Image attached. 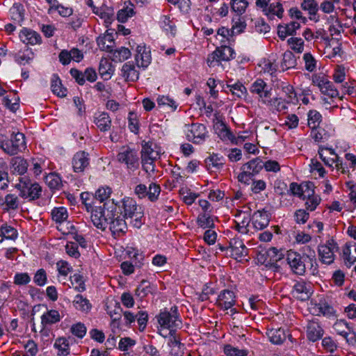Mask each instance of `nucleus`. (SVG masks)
I'll use <instances>...</instances> for the list:
<instances>
[{"label": "nucleus", "instance_id": "nucleus-1", "mask_svg": "<svg viewBox=\"0 0 356 356\" xmlns=\"http://www.w3.org/2000/svg\"><path fill=\"white\" fill-rule=\"evenodd\" d=\"M104 207L108 213H112L111 215H113V211H115L119 215H122L123 218L129 219L130 223L135 227L140 228L143 223L142 207L131 197H124L120 201L109 200L104 203Z\"/></svg>", "mask_w": 356, "mask_h": 356}, {"label": "nucleus", "instance_id": "nucleus-2", "mask_svg": "<svg viewBox=\"0 0 356 356\" xmlns=\"http://www.w3.org/2000/svg\"><path fill=\"white\" fill-rule=\"evenodd\" d=\"M309 250L308 254H300V253L289 250L286 254V261L293 273L298 275H304L306 273L307 265L310 266L312 273L314 275L317 271V264L315 252L307 247Z\"/></svg>", "mask_w": 356, "mask_h": 356}, {"label": "nucleus", "instance_id": "nucleus-3", "mask_svg": "<svg viewBox=\"0 0 356 356\" xmlns=\"http://www.w3.org/2000/svg\"><path fill=\"white\" fill-rule=\"evenodd\" d=\"M156 318L159 325L158 332L163 337L175 334L177 330L182 327V321L177 306L172 307L170 310H161Z\"/></svg>", "mask_w": 356, "mask_h": 356}, {"label": "nucleus", "instance_id": "nucleus-4", "mask_svg": "<svg viewBox=\"0 0 356 356\" xmlns=\"http://www.w3.org/2000/svg\"><path fill=\"white\" fill-rule=\"evenodd\" d=\"M80 199L86 210L90 213L91 222L97 229H104L106 222L104 211L106 210L104 204L103 207L95 205V195L88 192H83L80 195Z\"/></svg>", "mask_w": 356, "mask_h": 356}, {"label": "nucleus", "instance_id": "nucleus-5", "mask_svg": "<svg viewBox=\"0 0 356 356\" xmlns=\"http://www.w3.org/2000/svg\"><path fill=\"white\" fill-rule=\"evenodd\" d=\"M141 146L142 168L146 173L150 175L155 170L154 162L159 158L161 148L151 140H143Z\"/></svg>", "mask_w": 356, "mask_h": 356}, {"label": "nucleus", "instance_id": "nucleus-6", "mask_svg": "<svg viewBox=\"0 0 356 356\" xmlns=\"http://www.w3.org/2000/svg\"><path fill=\"white\" fill-rule=\"evenodd\" d=\"M112 213L109 212V214ZM104 216L106 218V226L104 229H99L100 230H105L107 225L109 224V229L112 233V235L115 238L120 237L124 234L127 230V222L125 218L122 217L115 211H113V215L108 216V211L104 210Z\"/></svg>", "mask_w": 356, "mask_h": 356}, {"label": "nucleus", "instance_id": "nucleus-7", "mask_svg": "<svg viewBox=\"0 0 356 356\" xmlns=\"http://www.w3.org/2000/svg\"><path fill=\"white\" fill-rule=\"evenodd\" d=\"M25 135H1L0 147L10 155H15L26 147Z\"/></svg>", "mask_w": 356, "mask_h": 356}, {"label": "nucleus", "instance_id": "nucleus-8", "mask_svg": "<svg viewBox=\"0 0 356 356\" xmlns=\"http://www.w3.org/2000/svg\"><path fill=\"white\" fill-rule=\"evenodd\" d=\"M15 187L19 191V195L23 198L34 200L41 195L42 187L39 184L31 181L26 177L19 178V182Z\"/></svg>", "mask_w": 356, "mask_h": 356}, {"label": "nucleus", "instance_id": "nucleus-9", "mask_svg": "<svg viewBox=\"0 0 356 356\" xmlns=\"http://www.w3.org/2000/svg\"><path fill=\"white\" fill-rule=\"evenodd\" d=\"M263 161L259 158H255L241 168V172L238 175V181L248 185L252 177L257 175L263 168Z\"/></svg>", "mask_w": 356, "mask_h": 356}, {"label": "nucleus", "instance_id": "nucleus-10", "mask_svg": "<svg viewBox=\"0 0 356 356\" xmlns=\"http://www.w3.org/2000/svg\"><path fill=\"white\" fill-rule=\"evenodd\" d=\"M118 161L125 165L129 172H134L138 169L140 160L137 150L129 147H123L117 155Z\"/></svg>", "mask_w": 356, "mask_h": 356}, {"label": "nucleus", "instance_id": "nucleus-11", "mask_svg": "<svg viewBox=\"0 0 356 356\" xmlns=\"http://www.w3.org/2000/svg\"><path fill=\"white\" fill-rule=\"evenodd\" d=\"M339 250L337 243L333 238H330L325 243L318 247L320 261L327 265L332 264L336 258L335 253Z\"/></svg>", "mask_w": 356, "mask_h": 356}, {"label": "nucleus", "instance_id": "nucleus-12", "mask_svg": "<svg viewBox=\"0 0 356 356\" xmlns=\"http://www.w3.org/2000/svg\"><path fill=\"white\" fill-rule=\"evenodd\" d=\"M318 154L326 165L332 167L334 164L337 170H341L343 173L346 172L341 159L333 149L321 145L318 148Z\"/></svg>", "mask_w": 356, "mask_h": 356}, {"label": "nucleus", "instance_id": "nucleus-13", "mask_svg": "<svg viewBox=\"0 0 356 356\" xmlns=\"http://www.w3.org/2000/svg\"><path fill=\"white\" fill-rule=\"evenodd\" d=\"M333 329L337 334L343 337L348 344L356 343V333L352 324L344 319L337 320L333 325Z\"/></svg>", "mask_w": 356, "mask_h": 356}, {"label": "nucleus", "instance_id": "nucleus-14", "mask_svg": "<svg viewBox=\"0 0 356 356\" xmlns=\"http://www.w3.org/2000/svg\"><path fill=\"white\" fill-rule=\"evenodd\" d=\"M51 161L44 156L33 157L29 161L30 171L35 177L40 176L42 172L47 174L46 170L51 169Z\"/></svg>", "mask_w": 356, "mask_h": 356}, {"label": "nucleus", "instance_id": "nucleus-15", "mask_svg": "<svg viewBox=\"0 0 356 356\" xmlns=\"http://www.w3.org/2000/svg\"><path fill=\"white\" fill-rule=\"evenodd\" d=\"M236 303V296L234 291L225 289L220 291L216 300V305L222 310H228Z\"/></svg>", "mask_w": 356, "mask_h": 356}, {"label": "nucleus", "instance_id": "nucleus-16", "mask_svg": "<svg viewBox=\"0 0 356 356\" xmlns=\"http://www.w3.org/2000/svg\"><path fill=\"white\" fill-rule=\"evenodd\" d=\"M292 294L298 300H307L311 295V285L303 280L298 281L293 286Z\"/></svg>", "mask_w": 356, "mask_h": 356}, {"label": "nucleus", "instance_id": "nucleus-17", "mask_svg": "<svg viewBox=\"0 0 356 356\" xmlns=\"http://www.w3.org/2000/svg\"><path fill=\"white\" fill-rule=\"evenodd\" d=\"M342 258L344 264L347 267H350L356 262V243L347 242L342 247Z\"/></svg>", "mask_w": 356, "mask_h": 356}, {"label": "nucleus", "instance_id": "nucleus-18", "mask_svg": "<svg viewBox=\"0 0 356 356\" xmlns=\"http://www.w3.org/2000/svg\"><path fill=\"white\" fill-rule=\"evenodd\" d=\"M312 309L313 314L316 316L323 315L328 318L336 316V310L325 300H321Z\"/></svg>", "mask_w": 356, "mask_h": 356}, {"label": "nucleus", "instance_id": "nucleus-19", "mask_svg": "<svg viewBox=\"0 0 356 356\" xmlns=\"http://www.w3.org/2000/svg\"><path fill=\"white\" fill-rule=\"evenodd\" d=\"M229 248L231 256L235 259H241L248 254V249L242 240L234 238L230 240Z\"/></svg>", "mask_w": 356, "mask_h": 356}, {"label": "nucleus", "instance_id": "nucleus-20", "mask_svg": "<svg viewBox=\"0 0 356 356\" xmlns=\"http://www.w3.org/2000/svg\"><path fill=\"white\" fill-rule=\"evenodd\" d=\"M19 37L21 41L26 44L35 45L40 44L42 42V38L40 35L36 31L24 28L21 30Z\"/></svg>", "mask_w": 356, "mask_h": 356}, {"label": "nucleus", "instance_id": "nucleus-21", "mask_svg": "<svg viewBox=\"0 0 356 356\" xmlns=\"http://www.w3.org/2000/svg\"><path fill=\"white\" fill-rule=\"evenodd\" d=\"M322 123V115L316 110H310L307 113V124L312 131H316L315 134H321L324 129L321 127Z\"/></svg>", "mask_w": 356, "mask_h": 356}, {"label": "nucleus", "instance_id": "nucleus-22", "mask_svg": "<svg viewBox=\"0 0 356 356\" xmlns=\"http://www.w3.org/2000/svg\"><path fill=\"white\" fill-rule=\"evenodd\" d=\"M251 220L256 229L261 230L268 225L270 218L267 211H257L253 213Z\"/></svg>", "mask_w": 356, "mask_h": 356}, {"label": "nucleus", "instance_id": "nucleus-23", "mask_svg": "<svg viewBox=\"0 0 356 356\" xmlns=\"http://www.w3.org/2000/svg\"><path fill=\"white\" fill-rule=\"evenodd\" d=\"M89 165L88 154L85 152H76L72 159V167L75 172H83Z\"/></svg>", "mask_w": 356, "mask_h": 356}, {"label": "nucleus", "instance_id": "nucleus-24", "mask_svg": "<svg viewBox=\"0 0 356 356\" xmlns=\"http://www.w3.org/2000/svg\"><path fill=\"white\" fill-rule=\"evenodd\" d=\"M323 334V330L318 321L312 320L307 325V337L313 342L320 339Z\"/></svg>", "mask_w": 356, "mask_h": 356}, {"label": "nucleus", "instance_id": "nucleus-25", "mask_svg": "<svg viewBox=\"0 0 356 356\" xmlns=\"http://www.w3.org/2000/svg\"><path fill=\"white\" fill-rule=\"evenodd\" d=\"M150 51L145 46L138 45L135 60L138 67H147L151 63Z\"/></svg>", "mask_w": 356, "mask_h": 356}, {"label": "nucleus", "instance_id": "nucleus-26", "mask_svg": "<svg viewBox=\"0 0 356 356\" xmlns=\"http://www.w3.org/2000/svg\"><path fill=\"white\" fill-rule=\"evenodd\" d=\"M204 162L209 170L216 171L223 168L225 159L222 156L213 153L205 159Z\"/></svg>", "mask_w": 356, "mask_h": 356}, {"label": "nucleus", "instance_id": "nucleus-27", "mask_svg": "<svg viewBox=\"0 0 356 356\" xmlns=\"http://www.w3.org/2000/svg\"><path fill=\"white\" fill-rule=\"evenodd\" d=\"M94 122L100 131H108L111 127V119L105 112L96 113L94 117Z\"/></svg>", "mask_w": 356, "mask_h": 356}, {"label": "nucleus", "instance_id": "nucleus-28", "mask_svg": "<svg viewBox=\"0 0 356 356\" xmlns=\"http://www.w3.org/2000/svg\"><path fill=\"white\" fill-rule=\"evenodd\" d=\"M126 254L130 259L129 261L133 262V265H134L136 268H140L143 266L145 255L139 250L133 247H127Z\"/></svg>", "mask_w": 356, "mask_h": 356}, {"label": "nucleus", "instance_id": "nucleus-29", "mask_svg": "<svg viewBox=\"0 0 356 356\" xmlns=\"http://www.w3.org/2000/svg\"><path fill=\"white\" fill-rule=\"evenodd\" d=\"M72 305L76 310L83 314H88L92 307L90 300L81 294L74 297Z\"/></svg>", "mask_w": 356, "mask_h": 356}, {"label": "nucleus", "instance_id": "nucleus-30", "mask_svg": "<svg viewBox=\"0 0 356 356\" xmlns=\"http://www.w3.org/2000/svg\"><path fill=\"white\" fill-rule=\"evenodd\" d=\"M300 25L297 22H291L285 25L280 24L277 26L278 36L284 40L288 35H293L296 33V30L300 29Z\"/></svg>", "mask_w": 356, "mask_h": 356}, {"label": "nucleus", "instance_id": "nucleus-31", "mask_svg": "<svg viewBox=\"0 0 356 356\" xmlns=\"http://www.w3.org/2000/svg\"><path fill=\"white\" fill-rule=\"evenodd\" d=\"M305 186L308 189L306 194L307 200L305 202V206L307 210L312 211L316 209L317 206L320 204L321 199L318 195L314 194V191L312 188L313 185L307 184Z\"/></svg>", "mask_w": 356, "mask_h": 356}, {"label": "nucleus", "instance_id": "nucleus-32", "mask_svg": "<svg viewBox=\"0 0 356 356\" xmlns=\"http://www.w3.org/2000/svg\"><path fill=\"white\" fill-rule=\"evenodd\" d=\"M250 90L252 92L259 95L264 102L268 101V99L270 97V92L267 90L266 83L262 79L255 81L252 83Z\"/></svg>", "mask_w": 356, "mask_h": 356}, {"label": "nucleus", "instance_id": "nucleus-33", "mask_svg": "<svg viewBox=\"0 0 356 356\" xmlns=\"http://www.w3.org/2000/svg\"><path fill=\"white\" fill-rule=\"evenodd\" d=\"M169 337L168 345L170 348V355L172 356H182L185 349L184 344L179 341L176 334Z\"/></svg>", "mask_w": 356, "mask_h": 356}, {"label": "nucleus", "instance_id": "nucleus-34", "mask_svg": "<svg viewBox=\"0 0 356 356\" xmlns=\"http://www.w3.org/2000/svg\"><path fill=\"white\" fill-rule=\"evenodd\" d=\"M60 321L59 312L55 309L47 310L41 316V324L43 327L56 323Z\"/></svg>", "mask_w": 356, "mask_h": 356}, {"label": "nucleus", "instance_id": "nucleus-35", "mask_svg": "<svg viewBox=\"0 0 356 356\" xmlns=\"http://www.w3.org/2000/svg\"><path fill=\"white\" fill-rule=\"evenodd\" d=\"M284 9L282 4L280 1L271 3L264 11V13L270 19H273L275 16L282 18L283 15Z\"/></svg>", "mask_w": 356, "mask_h": 356}, {"label": "nucleus", "instance_id": "nucleus-36", "mask_svg": "<svg viewBox=\"0 0 356 356\" xmlns=\"http://www.w3.org/2000/svg\"><path fill=\"white\" fill-rule=\"evenodd\" d=\"M122 73L127 81H136L139 78V72L136 70L135 66L129 62L123 65Z\"/></svg>", "mask_w": 356, "mask_h": 356}, {"label": "nucleus", "instance_id": "nucleus-37", "mask_svg": "<svg viewBox=\"0 0 356 356\" xmlns=\"http://www.w3.org/2000/svg\"><path fill=\"white\" fill-rule=\"evenodd\" d=\"M267 336L272 343L280 345L286 339V334L283 329H271L268 330Z\"/></svg>", "mask_w": 356, "mask_h": 356}, {"label": "nucleus", "instance_id": "nucleus-38", "mask_svg": "<svg viewBox=\"0 0 356 356\" xmlns=\"http://www.w3.org/2000/svg\"><path fill=\"white\" fill-rule=\"evenodd\" d=\"M44 182L51 190H59L62 186L61 177L56 172H49L44 177Z\"/></svg>", "mask_w": 356, "mask_h": 356}, {"label": "nucleus", "instance_id": "nucleus-39", "mask_svg": "<svg viewBox=\"0 0 356 356\" xmlns=\"http://www.w3.org/2000/svg\"><path fill=\"white\" fill-rule=\"evenodd\" d=\"M51 88L53 93L60 97H65L67 95V89L63 86L61 80L56 74H54L51 78Z\"/></svg>", "mask_w": 356, "mask_h": 356}, {"label": "nucleus", "instance_id": "nucleus-40", "mask_svg": "<svg viewBox=\"0 0 356 356\" xmlns=\"http://www.w3.org/2000/svg\"><path fill=\"white\" fill-rule=\"evenodd\" d=\"M58 271V278L60 282H62L61 277L64 279L72 272V266L66 261L59 260L56 264Z\"/></svg>", "mask_w": 356, "mask_h": 356}, {"label": "nucleus", "instance_id": "nucleus-41", "mask_svg": "<svg viewBox=\"0 0 356 356\" xmlns=\"http://www.w3.org/2000/svg\"><path fill=\"white\" fill-rule=\"evenodd\" d=\"M51 215L52 220L58 224L67 221L68 218L67 210L64 207H55L52 209Z\"/></svg>", "mask_w": 356, "mask_h": 356}, {"label": "nucleus", "instance_id": "nucleus-42", "mask_svg": "<svg viewBox=\"0 0 356 356\" xmlns=\"http://www.w3.org/2000/svg\"><path fill=\"white\" fill-rule=\"evenodd\" d=\"M13 170L19 175H24L26 172L29 167V161L22 157L17 156L13 159L12 161Z\"/></svg>", "mask_w": 356, "mask_h": 356}, {"label": "nucleus", "instance_id": "nucleus-43", "mask_svg": "<svg viewBox=\"0 0 356 356\" xmlns=\"http://www.w3.org/2000/svg\"><path fill=\"white\" fill-rule=\"evenodd\" d=\"M54 346L58 350V356H67L70 354L69 343L66 338L60 337L57 339Z\"/></svg>", "mask_w": 356, "mask_h": 356}, {"label": "nucleus", "instance_id": "nucleus-44", "mask_svg": "<svg viewBox=\"0 0 356 356\" xmlns=\"http://www.w3.org/2000/svg\"><path fill=\"white\" fill-rule=\"evenodd\" d=\"M13 20L18 23L23 22L24 19V8L22 4L15 3L10 9Z\"/></svg>", "mask_w": 356, "mask_h": 356}, {"label": "nucleus", "instance_id": "nucleus-45", "mask_svg": "<svg viewBox=\"0 0 356 356\" xmlns=\"http://www.w3.org/2000/svg\"><path fill=\"white\" fill-rule=\"evenodd\" d=\"M220 61H228L234 58L235 52L234 49L227 45H222L216 49Z\"/></svg>", "mask_w": 356, "mask_h": 356}, {"label": "nucleus", "instance_id": "nucleus-46", "mask_svg": "<svg viewBox=\"0 0 356 356\" xmlns=\"http://www.w3.org/2000/svg\"><path fill=\"white\" fill-rule=\"evenodd\" d=\"M19 204V198L14 194H8L5 197L3 205L5 206L4 211H10L18 209Z\"/></svg>", "mask_w": 356, "mask_h": 356}, {"label": "nucleus", "instance_id": "nucleus-47", "mask_svg": "<svg viewBox=\"0 0 356 356\" xmlns=\"http://www.w3.org/2000/svg\"><path fill=\"white\" fill-rule=\"evenodd\" d=\"M282 92L284 95V99H286L288 103L293 105L297 104L298 102L297 94L292 86L287 85L282 87Z\"/></svg>", "mask_w": 356, "mask_h": 356}, {"label": "nucleus", "instance_id": "nucleus-48", "mask_svg": "<svg viewBox=\"0 0 356 356\" xmlns=\"http://www.w3.org/2000/svg\"><path fill=\"white\" fill-rule=\"evenodd\" d=\"M112 193V189L108 186H101L99 187L95 193V197L96 200L99 201L100 202H108V198L110 197Z\"/></svg>", "mask_w": 356, "mask_h": 356}, {"label": "nucleus", "instance_id": "nucleus-49", "mask_svg": "<svg viewBox=\"0 0 356 356\" xmlns=\"http://www.w3.org/2000/svg\"><path fill=\"white\" fill-rule=\"evenodd\" d=\"M296 60L293 53L290 51H285L283 54L282 62L281 63L282 70L293 68L296 66Z\"/></svg>", "mask_w": 356, "mask_h": 356}, {"label": "nucleus", "instance_id": "nucleus-50", "mask_svg": "<svg viewBox=\"0 0 356 356\" xmlns=\"http://www.w3.org/2000/svg\"><path fill=\"white\" fill-rule=\"evenodd\" d=\"M270 105L278 112L286 113L291 104L288 103L283 97H276L270 101Z\"/></svg>", "mask_w": 356, "mask_h": 356}, {"label": "nucleus", "instance_id": "nucleus-51", "mask_svg": "<svg viewBox=\"0 0 356 356\" xmlns=\"http://www.w3.org/2000/svg\"><path fill=\"white\" fill-rule=\"evenodd\" d=\"M0 230L4 239L15 240L17 238V231L14 227L7 224L1 225Z\"/></svg>", "mask_w": 356, "mask_h": 356}, {"label": "nucleus", "instance_id": "nucleus-52", "mask_svg": "<svg viewBox=\"0 0 356 356\" xmlns=\"http://www.w3.org/2000/svg\"><path fill=\"white\" fill-rule=\"evenodd\" d=\"M70 229L67 232L63 231V234L72 235V238L75 240L76 244H79L82 248H86L87 242L83 235L79 234L72 225H70Z\"/></svg>", "mask_w": 356, "mask_h": 356}, {"label": "nucleus", "instance_id": "nucleus-53", "mask_svg": "<svg viewBox=\"0 0 356 356\" xmlns=\"http://www.w3.org/2000/svg\"><path fill=\"white\" fill-rule=\"evenodd\" d=\"M220 140L227 145H238L245 141L246 136L236 135H219Z\"/></svg>", "mask_w": 356, "mask_h": 356}, {"label": "nucleus", "instance_id": "nucleus-54", "mask_svg": "<svg viewBox=\"0 0 356 356\" xmlns=\"http://www.w3.org/2000/svg\"><path fill=\"white\" fill-rule=\"evenodd\" d=\"M31 281V275L26 272L16 273L13 277V283L17 286L27 285Z\"/></svg>", "mask_w": 356, "mask_h": 356}, {"label": "nucleus", "instance_id": "nucleus-55", "mask_svg": "<svg viewBox=\"0 0 356 356\" xmlns=\"http://www.w3.org/2000/svg\"><path fill=\"white\" fill-rule=\"evenodd\" d=\"M320 90L323 94L328 96L330 98H335L339 97L338 90L337 88H335L333 83L328 80L325 82Z\"/></svg>", "mask_w": 356, "mask_h": 356}, {"label": "nucleus", "instance_id": "nucleus-56", "mask_svg": "<svg viewBox=\"0 0 356 356\" xmlns=\"http://www.w3.org/2000/svg\"><path fill=\"white\" fill-rule=\"evenodd\" d=\"M33 282L38 286H43L47 283V274L44 268L36 270L33 275Z\"/></svg>", "mask_w": 356, "mask_h": 356}, {"label": "nucleus", "instance_id": "nucleus-57", "mask_svg": "<svg viewBox=\"0 0 356 356\" xmlns=\"http://www.w3.org/2000/svg\"><path fill=\"white\" fill-rule=\"evenodd\" d=\"M70 283L72 286L79 292H82L86 290L83 277L79 274H74L70 277Z\"/></svg>", "mask_w": 356, "mask_h": 356}, {"label": "nucleus", "instance_id": "nucleus-58", "mask_svg": "<svg viewBox=\"0 0 356 356\" xmlns=\"http://www.w3.org/2000/svg\"><path fill=\"white\" fill-rule=\"evenodd\" d=\"M227 88L233 95L238 98L243 97L246 93L245 87L239 82L234 84H227Z\"/></svg>", "mask_w": 356, "mask_h": 356}, {"label": "nucleus", "instance_id": "nucleus-59", "mask_svg": "<svg viewBox=\"0 0 356 356\" xmlns=\"http://www.w3.org/2000/svg\"><path fill=\"white\" fill-rule=\"evenodd\" d=\"M161 26L165 31L168 33H170L171 35L175 36L176 33V27L175 23H173L170 17L164 15L161 18Z\"/></svg>", "mask_w": 356, "mask_h": 356}, {"label": "nucleus", "instance_id": "nucleus-60", "mask_svg": "<svg viewBox=\"0 0 356 356\" xmlns=\"http://www.w3.org/2000/svg\"><path fill=\"white\" fill-rule=\"evenodd\" d=\"M52 10H57L59 15L64 17H69L73 13L72 8L65 7L58 3L51 6L48 10V13H51Z\"/></svg>", "mask_w": 356, "mask_h": 356}, {"label": "nucleus", "instance_id": "nucleus-61", "mask_svg": "<svg viewBox=\"0 0 356 356\" xmlns=\"http://www.w3.org/2000/svg\"><path fill=\"white\" fill-rule=\"evenodd\" d=\"M3 104L13 112H15L19 108V98L15 95H13L12 98L5 97L2 99Z\"/></svg>", "mask_w": 356, "mask_h": 356}, {"label": "nucleus", "instance_id": "nucleus-62", "mask_svg": "<svg viewBox=\"0 0 356 356\" xmlns=\"http://www.w3.org/2000/svg\"><path fill=\"white\" fill-rule=\"evenodd\" d=\"M198 225L203 228H211L213 227V220L209 213H201L197 218Z\"/></svg>", "mask_w": 356, "mask_h": 356}, {"label": "nucleus", "instance_id": "nucleus-63", "mask_svg": "<svg viewBox=\"0 0 356 356\" xmlns=\"http://www.w3.org/2000/svg\"><path fill=\"white\" fill-rule=\"evenodd\" d=\"M301 8L308 11L310 15L315 16L318 10V5L316 0H303Z\"/></svg>", "mask_w": 356, "mask_h": 356}, {"label": "nucleus", "instance_id": "nucleus-64", "mask_svg": "<svg viewBox=\"0 0 356 356\" xmlns=\"http://www.w3.org/2000/svg\"><path fill=\"white\" fill-rule=\"evenodd\" d=\"M224 353L227 356H247L248 351L244 349H239L232 345L227 344L224 346Z\"/></svg>", "mask_w": 356, "mask_h": 356}]
</instances>
